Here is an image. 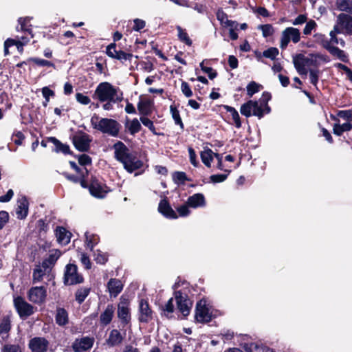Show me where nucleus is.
<instances>
[{"instance_id": "f03ea898", "label": "nucleus", "mask_w": 352, "mask_h": 352, "mask_svg": "<svg viewBox=\"0 0 352 352\" xmlns=\"http://www.w3.org/2000/svg\"><path fill=\"white\" fill-rule=\"evenodd\" d=\"M90 122L94 129L104 134H107L114 138H120L125 142L127 140L124 135L120 134L122 126L116 120L107 118H100L98 115L94 113L91 118Z\"/></svg>"}, {"instance_id": "09e8293b", "label": "nucleus", "mask_w": 352, "mask_h": 352, "mask_svg": "<svg viewBox=\"0 0 352 352\" xmlns=\"http://www.w3.org/2000/svg\"><path fill=\"white\" fill-rule=\"evenodd\" d=\"M299 58L302 60H304L306 66H313V67H316V69H318V67L320 65V63L318 61L317 58H314V57H311V56L306 57L302 54H299Z\"/></svg>"}, {"instance_id": "4be33fe9", "label": "nucleus", "mask_w": 352, "mask_h": 352, "mask_svg": "<svg viewBox=\"0 0 352 352\" xmlns=\"http://www.w3.org/2000/svg\"><path fill=\"white\" fill-rule=\"evenodd\" d=\"M12 329L11 318L8 315L3 316L0 320V336L2 339L6 340L8 338L10 332Z\"/></svg>"}, {"instance_id": "4d7b16f0", "label": "nucleus", "mask_w": 352, "mask_h": 352, "mask_svg": "<svg viewBox=\"0 0 352 352\" xmlns=\"http://www.w3.org/2000/svg\"><path fill=\"white\" fill-rule=\"evenodd\" d=\"M45 275L44 272L38 267L37 268L34 269L33 274H32V280L33 283L40 282L43 280V276Z\"/></svg>"}, {"instance_id": "13d9d810", "label": "nucleus", "mask_w": 352, "mask_h": 352, "mask_svg": "<svg viewBox=\"0 0 352 352\" xmlns=\"http://www.w3.org/2000/svg\"><path fill=\"white\" fill-rule=\"evenodd\" d=\"M78 163L81 166L91 165L92 163L91 157L87 154H82L78 157Z\"/></svg>"}, {"instance_id": "a878e982", "label": "nucleus", "mask_w": 352, "mask_h": 352, "mask_svg": "<svg viewBox=\"0 0 352 352\" xmlns=\"http://www.w3.org/2000/svg\"><path fill=\"white\" fill-rule=\"evenodd\" d=\"M124 126L125 132L129 133L130 135L133 136L136 133H139L142 129L140 121H139L137 118H133V120H130L127 117Z\"/></svg>"}, {"instance_id": "b1692460", "label": "nucleus", "mask_w": 352, "mask_h": 352, "mask_svg": "<svg viewBox=\"0 0 352 352\" xmlns=\"http://www.w3.org/2000/svg\"><path fill=\"white\" fill-rule=\"evenodd\" d=\"M338 21L340 26L345 30V33L352 35V16L344 13H341L338 16Z\"/></svg>"}, {"instance_id": "4c0bfd02", "label": "nucleus", "mask_w": 352, "mask_h": 352, "mask_svg": "<svg viewBox=\"0 0 352 352\" xmlns=\"http://www.w3.org/2000/svg\"><path fill=\"white\" fill-rule=\"evenodd\" d=\"M352 129V124L349 122L344 123L342 124H334L333 128V132L338 136H341L345 131H350Z\"/></svg>"}, {"instance_id": "7ed1b4c3", "label": "nucleus", "mask_w": 352, "mask_h": 352, "mask_svg": "<svg viewBox=\"0 0 352 352\" xmlns=\"http://www.w3.org/2000/svg\"><path fill=\"white\" fill-rule=\"evenodd\" d=\"M118 89L108 82L100 83L96 89L95 95L101 102L106 101L116 103L121 100V98L115 96L117 95Z\"/></svg>"}, {"instance_id": "603ef678", "label": "nucleus", "mask_w": 352, "mask_h": 352, "mask_svg": "<svg viewBox=\"0 0 352 352\" xmlns=\"http://www.w3.org/2000/svg\"><path fill=\"white\" fill-rule=\"evenodd\" d=\"M279 51L278 48L274 47H271L267 50L263 51V56L270 58L271 60H275L276 56L278 55Z\"/></svg>"}, {"instance_id": "e2e57ef3", "label": "nucleus", "mask_w": 352, "mask_h": 352, "mask_svg": "<svg viewBox=\"0 0 352 352\" xmlns=\"http://www.w3.org/2000/svg\"><path fill=\"white\" fill-rule=\"evenodd\" d=\"M9 214L5 210L0 211V230L3 228L9 221Z\"/></svg>"}, {"instance_id": "49530a36", "label": "nucleus", "mask_w": 352, "mask_h": 352, "mask_svg": "<svg viewBox=\"0 0 352 352\" xmlns=\"http://www.w3.org/2000/svg\"><path fill=\"white\" fill-rule=\"evenodd\" d=\"M86 241L85 243L87 244V248H89L91 250H93V248L95 245H96L100 241V238L96 234H88V233L85 234Z\"/></svg>"}, {"instance_id": "680f3d73", "label": "nucleus", "mask_w": 352, "mask_h": 352, "mask_svg": "<svg viewBox=\"0 0 352 352\" xmlns=\"http://www.w3.org/2000/svg\"><path fill=\"white\" fill-rule=\"evenodd\" d=\"M317 26V24L314 20H309L307 22L306 25L303 30V34L305 35H309L311 31Z\"/></svg>"}, {"instance_id": "a18cd8bd", "label": "nucleus", "mask_w": 352, "mask_h": 352, "mask_svg": "<svg viewBox=\"0 0 352 352\" xmlns=\"http://www.w3.org/2000/svg\"><path fill=\"white\" fill-rule=\"evenodd\" d=\"M177 30L178 31V38L179 39V41L184 43L188 46H191L192 44V41L190 38L186 30L179 25L177 27Z\"/></svg>"}, {"instance_id": "473e14b6", "label": "nucleus", "mask_w": 352, "mask_h": 352, "mask_svg": "<svg viewBox=\"0 0 352 352\" xmlns=\"http://www.w3.org/2000/svg\"><path fill=\"white\" fill-rule=\"evenodd\" d=\"M91 288L90 287H80L75 292V300L79 304L81 305L87 297L89 295Z\"/></svg>"}, {"instance_id": "37998d69", "label": "nucleus", "mask_w": 352, "mask_h": 352, "mask_svg": "<svg viewBox=\"0 0 352 352\" xmlns=\"http://www.w3.org/2000/svg\"><path fill=\"white\" fill-rule=\"evenodd\" d=\"M28 61L29 62H33L35 63L37 66L39 67H51L53 68H56V65L52 61L36 58V57H30L28 58Z\"/></svg>"}, {"instance_id": "ea45409f", "label": "nucleus", "mask_w": 352, "mask_h": 352, "mask_svg": "<svg viewBox=\"0 0 352 352\" xmlns=\"http://www.w3.org/2000/svg\"><path fill=\"white\" fill-rule=\"evenodd\" d=\"M223 107L226 110L227 112L230 113L235 126L237 129L241 128V121L238 111L234 107L228 105H223Z\"/></svg>"}, {"instance_id": "aec40b11", "label": "nucleus", "mask_w": 352, "mask_h": 352, "mask_svg": "<svg viewBox=\"0 0 352 352\" xmlns=\"http://www.w3.org/2000/svg\"><path fill=\"white\" fill-rule=\"evenodd\" d=\"M125 334L123 336L120 331L118 329H112L107 339H106L105 344L109 347H114L120 345L124 340Z\"/></svg>"}, {"instance_id": "f3484780", "label": "nucleus", "mask_w": 352, "mask_h": 352, "mask_svg": "<svg viewBox=\"0 0 352 352\" xmlns=\"http://www.w3.org/2000/svg\"><path fill=\"white\" fill-rule=\"evenodd\" d=\"M78 174L79 175H75L67 172L63 173V175L67 180L74 184H80L82 188H87L88 186L87 177L89 175V170L87 168H85V172H82L81 173Z\"/></svg>"}, {"instance_id": "cd10ccee", "label": "nucleus", "mask_w": 352, "mask_h": 352, "mask_svg": "<svg viewBox=\"0 0 352 352\" xmlns=\"http://www.w3.org/2000/svg\"><path fill=\"white\" fill-rule=\"evenodd\" d=\"M55 234L58 243L67 245L70 242L72 233L63 226H57Z\"/></svg>"}, {"instance_id": "c756f323", "label": "nucleus", "mask_w": 352, "mask_h": 352, "mask_svg": "<svg viewBox=\"0 0 352 352\" xmlns=\"http://www.w3.org/2000/svg\"><path fill=\"white\" fill-rule=\"evenodd\" d=\"M187 204L188 206L193 208L205 206V197L201 193H195L188 198Z\"/></svg>"}, {"instance_id": "393cba45", "label": "nucleus", "mask_w": 352, "mask_h": 352, "mask_svg": "<svg viewBox=\"0 0 352 352\" xmlns=\"http://www.w3.org/2000/svg\"><path fill=\"white\" fill-rule=\"evenodd\" d=\"M107 289L111 297H117L123 289V284L117 278H110L107 283Z\"/></svg>"}, {"instance_id": "3c124183", "label": "nucleus", "mask_w": 352, "mask_h": 352, "mask_svg": "<svg viewBox=\"0 0 352 352\" xmlns=\"http://www.w3.org/2000/svg\"><path fill=\"white\" fill-rule=\"evenodd\" d=\"M140 121L142 123V124L146 126L154 135H160L159 133L157 132V129L155 128L153 122L148 117H140Z\"/></svg>"}, {"instance_id": "c85d7f7f", "label": "nucleus", "mask_w": 352, "mask_h": 352, "mask_svg": "<svg viewBox=\"0 0 352 352\" xmlns=\"http://www.w3.org/2000/svg\"><path fill=\"white\" fill-rule=\"evenodd\" d=\"M29 202L26 197H23L19 201V204L16 210V217L19 219H24L28 214Z\"/></svg>"}, {"instance_id": "6e6552de", "label": "nucleus", "mask_w": 352, "mask_h": 352, "mask_svg": "<svg viewBox=\"0 0 352 352\" xmlns=\"http://www.w3.org/2000/svg\"><path fill=\"white\" fill-rule=\"evenodd\" d=\"M195 318L200 323H208L212 320V315L209 312L206 299L202 298L197 302Z\"/></svg>"}, {"instance_id": "c03bdc74", "label": "nucleus", "mask_w": 352, "mask_h": 352, "mask_svg": "<svg viewBox=\"0 0 352 352\" xmlns=\"http://www.w3.org/2000/svg\"><path fill=\"white\" fill-rule=\"evenodd\" d=\"M212 155L213 152L210 148H208L204 151L201 152L200 155L201 161L207 167L210 168L211 166V162L213 160Z\"/></svg>"}, {"instance_id": "8fccbe9b", "label": "nucleus", "mask_w": 352, "mask_h": 352, "mask_svg": "<svg viewBox=\"0 0 352 352\" xmlns=\"http://www.w3.org/2000/svg\"><path fill=\"white\" fill-rule=\"evenodd\" d=\"M258 29L262 31V34L264 38L271 36L274 33V29L271 24L259 25Z\"/></svg>"}, {"instance_id": "de8ad7c7", "label": "nucleus", "mask_w": 352, "mask_h": 352, "mask_svg": "<svg viewBox=\"0 0 352 352\" xmlns=\"http://www.w3.org/2000/svg\"><path fill=\"white\" fill-rule=\"evenodd\" d=\"M162 311H164V316L168 318H171L173 316H170L175 311V306L173 304V298H170L167 302L162 307Z\"/></svg>"}, {"instance_id": "f704fd0d", "label": "nucleus", "mask_w": 352, "mask_h": 352, "mask_svg": "<svg viewBox=\"0 0 352 352\" xmlns=\"http://www.w3.org/2000/svg\"><path fill=\"white\" fill-rule=\"evenodd\" d=\"M293 63L295 69L300 75H307L308 70L306 68V65L304 60L299 58V54H296L293 58Z\"/></svg>"}, {"instance_id": "6e6d98bb", "label": "nucleus", "mask_w": 352, "mask_h": 352, "mask_svg": "<svg viewBox=\"0 0 352 352\" xmlns=\"http://www.w3.org/2000/svg\"><path fill=\"white\" fill-rule=\"evenodd\" d=\"M36 228L40 234H45L48 230V223H46L45 220L40 219L36 222Z\"/></svg>"}, {"instance_id": "69168bd1", "label": "nucleus", "mask_w": 352, "mask_h": 352, "mask_svg": "<svg viewBox=\"0 0 352 352\" xmlns=\"http://www.w3.org/2000/svg\"><path fill=\"white\" fill-rule=\"evenodd\" d=\"M338 116L343 119L346 120L348 122L352 121V110H342L339 111Z\"/></svg>"}, {"instance_id": "79ce46f5", "label": "nucleus", "mask_w": 352, "mask_h": 352, "mask_svg": "<svg viewBox=\"0 0 352 352\" xmlns=\"http://www.w3.org/2000/svg\"><path fill=\"white\" fill-rule=\"evenodd\" d=\"M336 6L339 10L352 14V0H336Z\"/></svg>"}, {"instance_id": "4468645a", "label": "nucleus", "mask_w": 352, "mask_h": 352, "mask_svg": "<svg viewBox=\"0 0 352 352\" xmlns=\"http://www.w3.org/2000/svg\"><path fill=\"white\" fill-rule=\"evenodd\" d=\"M153 311L146 300L141 299L139 303L138 320L141 323H148L153 320Z\"/></svg>"}, {"instance_id": "7c9ffc66", "label": "nucleus", "mask_w": 352, "mask_h": 352, "mask_svg": "<svg viewBox=\"0 0 352 352\" xmlns=\"http://www.w3.org/2000/svg\"><path fill=\"white\" fill-rule=\"evenodd\" d=\"M56 323L60 327H64L69 323V316L67 310L63 307H57L55 315Z\"/></svg>"}, {"instance_id": "ddd939ff", "label": "nucleus", "mask_w": 352, "mask_h": 352, "mask_svg": "<svg viewBox=\"0 0 352 352\" xmlns=\"http://www.w3.org/2000/svg\"><path fill=\"white\" fill-rule=\"evenodd\" d=\"M47 297V290L45 287H32L28 292V300L33 303L41 305L43 303Z\"/></svg>"}, {"instance_id": "0eeeda50", "label": "nucleus", "mask_w": 352, "mask_h": 352, "mask_svg": "<svg viewBox=\"0 0 352 352\" xmlns=\"http://www.w3.org/2000/svg\"><path fill=\"white\" fill-rule=\"evenodd\" d=\"M263 107L257 100H249L241 106L240 112L246 118L254 116L261 119L263 118Z\"/></svg>"}, {"instance_id": "1a4fd4ad", "label": "nucleus", "mask_w": 352, "mask_h": 352, "mask_svg": "<svg viewBox=\"0 0 352 352\" xmlns=\"http://www.w3.org/2000/svg\"><path fill=\"white\" fill-rule=\"evenodd\" d=\"M118 317L120 320V322L123 327L131 322V316L129 308V301L127 298L122 296L120 302L118 305Z\"/></svg>"}, {"instance_id": "e433bc0d", "label": "nucleus", "mask_w": 352, "mask_h": 352, "mask_svg": "<svg viewBox=\"0 0 352 352\" xmlns=\"http://www.w3.org/2000/svg\"><path fill=\"white\" fill-rule=\"evenodd\" d=\"M170 112L173 119L174 120L175 124L179 126L181 130L183 131L184 129V124L180 116L179 111L175 104H171L170 106Z\"/></svg>"}, {"instance_id": "0e129e2a", "label": "nucleus", "mask_w": 352, "mask_h": 352, "mask_svg": "<svg viewBox=\"0 0 352 352\" xmlns=\"http://www.w3.org/2000/svg\"><path fill=\"white\" fill-rule=\"evenodd\" d=\"M25 136L21 131H16L12 135V140L16 145H21Z\"/></svg>"}, {"instance_id": "20e7f679", "label": "nucleus", "mask_w": 352, "mask_h": 352, "mask_svg": "<svg viewBox=\"0 0 352 352\" xmlns=\"http://www.w3.org/2000/svg\"><path fill=\"white\" fill-rule=\"evenodd\" d=\"M174 298L176 301L177 309L182 315V319H186L190 315L193 301L190 298L186 291H174Z\"/></svg>"}, {"instance_id": "bb28decb", "label": "nucleus", "mask_w": 352, "mask_h": 352, "mask_svg": "<svg viewBox=\"0 0 352 352\" xmlns=\"http://www.w3.org/2000/svg\"><path fill=\"white\" fill-rule=\"evenodd\" d=\"M115 307L113 305H107L104 311L100 316V322L103 326L111 323L114 316Z\"/></svg>"}, {"instance_id": "412c9836", "label": "nucleus", "mask_w": 352, "mask_h": 352, "mask_svg": "<svg viewBox=\"0 0 352 352\" xmlns=\"http://www.w3.org/2000/svg\"><path fill=\"white\" fill-rule=\"evenodd\" d=\"M323 47L333 56H336L338 59L344 63L349 62L347 54L338 47L331 45L329 41H326L323 44Z\"/></svg>"}, {"instance_id": "a211bd4d", "label": "nucleus", "mask_w": 352, "mask_h": 352, "mask_svg": "<svg viewBox=\"0 0 352 352\" xmlns=\"http://www.w3.org/2000/svg\"><path fill=\"white\" fill-rule=\"evenodd\" d=\"M153 100L149 98H143L142 96H140L137 105L140 117L150 116L153 113Z\"/></svg>"}, {"instance_id": "bf43d9fd", "label": "nucleus", "mask_w": 352, "mask_h": 352, "mask_svg": "<svg viewBox=\"0 0 352 352\" xmlns=\"http://www.w3.org/2000/svg\"><path fill=\"white\" fill-rule=\"evenodd\" d=\"M181 90L183 94L187 98L191 97L193 94L190 86L185 81H182L181 84Z\"/></svg>"}, {"instance_id": "f8f14e48", "label": "nucleus", "mask_w": 352, "mask_h": 352, "mask_svg": "<svg viewBox=\"0 0 352 352\" xmlns=\"http://www.w3.org/2000/svg\"><path fill=\"white\" fill-rule=\"evenodd\" d=\"M14 305L19 316L27 318L32 315L34 312V307L27 302L21 296H17L14 298Z\"/></svg>"}, {"instance_id": "2eb2a0df", "label": "nucleus", "mask_w": 352, "mask_h": 352, "mask_svg": "<svg viewBox=\"0 0 352 352\" xmlns=\"http://www.w3.org/2000/svg\"><path fill=\"white\" fill-rule=\"evenodd\" d=\"M28 345L31 352H47L50 342L45 337H34Z\"/></svg>"}, {"instance_id": "5701e85b", "label": "nucleus", "mask_w": 352, "mask_h": 352, "mask_svg": "<svg viewBox=\"0 0 352 352\" xmlns=\"http://www.w3.org/2000/svg\"><path fill=\"white\" fill-rule=\"evenodd\" d=\"M48 140L55 146V152L62 153L64 155H74L73 151L70 150L69 146L67 144L62 143L56 138L49 137Z\"/></svg>"}, {"instance_id": "58836bf2", "label": "nucleus", "mask_w": 352, "mask_h": 352, "mask_svg": "<svg viewBox=\"0 0 352 352\" xmlns=\"http://www.w3.org/2000/svg\"><path fill=\"white\" fill-rule=\"evenodd\" d=\"M172 177L174 183L177 185H184L185 182L192 181L190 178L187 177L186 173L183 171H175L173 173Z\"/></svg>"}, {"instance_id": "052dcab7", "label": "nucleus", "mask_w": 352, "mask_h": 352, "mask_svg": "<svg viewBox=\"0 0 352 352\" xmlns=\"http://www.w3.org/2000/svg\"><path fill=\"white\" fill-rule=\"evenodd\" d=\"M2 352H22V350L19 344H5Z\"/></svg>"}, {"instance_id": "423d86ee", "label": "nucleus", "mask_w": 352, "mask_h": 352, "mask_svg": "<svg viewBox=\"0 0 352 352\" xmlns=\"http://www.w3.org/2000/svg\"><path fill=\"white\" fill-rule=\"evenodd\" d=\"M83 276L78 273V266L74 263L66 265L63 274V283L65 285H76L84 282Z\"/></svg>"}, {"instance_id": "72a5a7b5", "label": "nucleus", "mask_w": 352, "mask_h": 352, "mask_svg": "<svg viewBox=\"0 0 352 352\" xmlns=\"http://www.w3.org/2000/svg\"><path fill=\"white\" fill-rule=\"evenodd\" d=\"M32 18L20 17L18 19L19 24L20 25V29L22 32L30 34L33 37L32 25L30 23Z\"/></svg>"}, {"instance_id": "f257e3e1", "label": "nucleus", "mask_w": 352, "mask_h": 352, "mask_svg": "<svg viewBox=\"0 0 352 352\" xmlns=\"http://www.w3.org/2000/svg\"><path fill=\"white\" fill-rule=\"evenodd\" d=\"M112 148L115 159L122 164L128 173H132L143 167L144 162L138 157L137 153L131 151L122 141H117Z\"/></svg>"}, {"instance_id": "39448f33", "label": "nucleus", "mask_w": 352, "mask_h": 352, "mask_svg": "<svg viewBox=\"0 0 352 352\" xmlns=\"http://www.w3.org/2000/svg\"><path fill=\"white\" fill-rule=\"evenodd\" d=\"M86 189L89 190L92 197L97 199H104L111 191L110 188L101 182L95 175H91Z\"/></svg>"}, {"instance_id": "a19ab883", "label": "nucleus", "mask_w": 352, "mask_h": 352, "mask_svg": "<svg viewBox=\"0 0 352 352\" xmlns=\"http://www.w3.org/2000/svg\"><path fill=\"white\" fill-rule=\"evenodd\" d=\"M263 89V87L262 85L252 80L250 82L246 87L247 94L250 98H251L253 95L259 92Z\"/></svg>"}, {"instance_id": "dca6fc26", "label": "nucleus", "mask_w": 352, "mask_h": 352, "mask_svg": "<svg viewBox=\"0 0 352 352\" xmlns=\"http://www.w3.org/2000/svg\"><path fill=\"white\" fill-rule=\"evenodd\" d=\"M94 343V338L85 336L81 338H76L72 344V349L74 352H84L91 349Z\"/></svg>"}, {"instance_id": "c9c22d12", "label": "nucleus", "mask_w": 352, "mask_h": 352, "mask_svg": "<svg viewBox=\"0 0 352 352\" xmlns=\"http://www.w3.org/2000/svg\"><path fill=\"white\" fill-rule=\"evenodd\" d=\"M133 56V54L127 53L121 50H119L117 52H114L113 54L111 56L110 58L116 59L124 64L126 60L131 61Z\"/></svg>"}, {"instance_id": "864d4df0", "label": "nucleus", "mask_w": 352, "mask_h": 352, "mask_svg": "<svg viewBox=\"0 0 352 352\" xmlns=\"http://www.w3.org/2000/svg\"><path fill=\"white\" fill-rule=\"evenodd\" d=\"M309 79L310 82L316 87V88L318 89L317 84L319 80V74L320 71L318 69H310L309 70Z\"/></svg>"}, {"instance_id": "9b49d317", "label": "nucleus", "mask_w": 352, "mask_h": 352, "mask_svg": "<svg viewBox=\"0 0 352 352\" xmlns=\"http://www.w3.org/2000/svg\"><path fill=\"white\" fill-rule=\"evenodd\" d=\"M300 39V32L298 29L292 27L287 28L282 32L280 47L284 50L287 47L291 40L294 43H297Z\"/></svg>"}, {"instance_id": "6ab92c4d", "label": "nucleus", "mask_w": 352, "mask_h": 352, "mask_svg": "<svg viewBox=\"0 0 352 352\" xmlns=\"http://www.w3.org/2000/svg\"><path fill=\"white\" fill-rule=\"evenodd\" d=\"M158 212L167 219H175L178 217L177 213L170 205L166 197L160 200L158 205Z\"/></svg>"}, {"instance_id": "9d476101", "label": "nucleus", "mask_w": 352, "mask_h": 352, "mask_svg": "<svg viewBox=\"0 0 352 352\" xmlns=\"http://www.w3.org/2000/svg\"><path fill=\"white\" fill-rule=\"evenodd\" d=\"M92 141L90 135L79 131L78 134L75 135L72 137V143L78 151L80 152H87L90 149V143Z\"/></svg>"}, {"instance_id": "774afa93", "label": "nucleus", "mask_w": 352, "mask_h": 352, "mask_svg": "<svg viewBox=\"0 0 352 352\" xmlns=\"http://www.w3.org/2000/svg\"><path fill=\"white\" fill-rule=\"evenodd\" d=\"M256 352H276L273 349L265 345L251 344Z\"/></svg>"}, {"instance_id": "338daca9", "label": "nucleus", "mask_w": 352, "mask_h": 352, "mask_svg": "<svg viewBox=\"0 0 352 352\" xmlns=\"http://www.w3.org/2000/svg\"><path fill=\"white\" fill-rule=\"evenodd\" d=\"M76 99L77 102L84 105H87L91 102L90 98L82 93H77L76 94Z\"/></svg>"}, {"instance_id": "5fc2aeb1", "label": "nucleus", "mask_w": 352, "mask_h": 352, "mask_svg": "<svg viewBox=\"0 0 352 352\" xmlns=\"http://www.w3.org/2000/svg\"><path fill=\"white\" fill-rule=\"evenodd\" d=\"M225 171L227 172L228 173L227 174L212 175L210 177V182L214 183V184L221 183V182H224L227 179L228 175H229V173H230L231 170H225Z\"/></svg>"}, {"instance_id": "2f4dec72", "label": "nucleus", "mask_w": 352, "mask_h": 352, "mask_svg": "<svg viewBox=\"0 0 352 352\" xmlns=\"http://www.w3.org/2000/svg\"><path fill=\"white\" fill-rule=\"evenodd\" d=\"M60 255V251L58 250H55L54 253L50 254L48 256V257H47L43 261L42 267L44 268L45 270L52 267L55 265Z\"/></svg>"}]
</instances>
